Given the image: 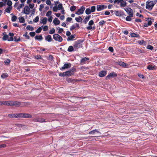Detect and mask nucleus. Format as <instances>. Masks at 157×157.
I'll return each instance as SVG.
<instances>
[{
  "instance_id": "nucleus-1",
  "label": "nucleus",
  "mask_w": 157,
  "mask_h": 157,
  "mask_svg": "<svg viewBox=\"0 0 157 157\" xmlns=\"http://www.w3.org/2000/svg\"><path fill=\"white\" fill-rule=\"evenodd\" d=\"M156 3L157 0L153 1H148L146 2V8L148 10H151Z\"/></svg>"
},
{
  "instance_id": "nucleus-2",
  "label": "nucleus",
  "mask_w": 157,
  "mask_h": 157,
  "mask_svg": "<svg viewBox=\"0 0 157 157\" xmlns=\"http://www.w3.org/2000/svg\"><path fill=\"white\" fill-rule=\"evenodd\" d=\"M116 3H117L118 5L120 4L121 7H125L127 5L126 2L124 0H114V5Z\"/></svg>"
},
{
  "instance_id": "nucleus-3",
  "label": "nucleus",
  "mask_w": 157,
  "mask_h": 157,
  "mask_svg": "<svg viewBox=\"0 0 157 157\" xmlns=\"http://www.w3.org/2000/svg\"><path fill=\"white\" fill-rule=\"evenodd\" d=\"M83 41L81 40H79L75 41L74 45V48L76 49H78L82 47V43Z\"/></svg>"
},
{
  "instance_id": "nucleus-4",
  "label": "nucleus",
  "mask_w": 157,
  "mask_h": 157,
  "mask_svg": "<svg viewBox=\"0 0 157 157\" xmlns=\"http://www.w3.org/2000/svg\"><path fill=\"white\" fill-rule=\"evenodd\" d=\"M19 118H32V115L28 113H19Z\"/></svg>"
},
{
  "instance_id": "nucleus-5",
  "label": "nucleus",
  "mask_w": 157,
  "mask_h": 157,
  "mask_svg": "<svg viewBox=\"0 0 157 157\" xmlns=\"http://www.w3.org/2000/svg\"><path fill=\"white\" fill-rule=\"evenodd\" d=\"M76 71V68L74 67H73L70 70L66 71L67 76L69 77L74 75L75 74L74 72Z\"/></svg>"
},
{
  "instance_id": "nucleus-6",
  "label": "nucleus",
  "mask_w": 157,
  "mask_h": 157,
  "mask_svg": "<svg viewBox=\"0 0 157 157\" xmlns=\"http://www.w3.org/2000/svg\"><path fill=\"white\" fill-rule=\"evenodd\" d=\"M53 39L59 42H61L63 40L62 37L57 34H56L53 35Z\"/></svg>"
},
{
  "instance_id": "nucleus-7",
  "label": "nucleus",
  "mask_w": 157,
  "mask_h": 157,
  "mask_svg": "<svg viewBox=\"0 0 157 157\" xmlns=\"http://www.w3.org/2000/svg\"><path fill=\"white\" fill-rule=\"evenodd\" d=\"M94 24V22L93 20H91L89 21L88 23V25L89 26H87L86 27V28L88 30H91L92 29V30H94L95 28V26L94 25L93 27L91 26L93 25Z\"/></svg>"
},
{
  "instance_id": "nucleus-8",
  "label": "nucleus",
  "mask_w": 157,
  "mask_h": 157,
  "mask_svg": "<svg viewBox=\"0 0 157 157\" xmlns=\"http://www.w3.org/2000/svg\"><path fill=\"white\" fill-rule=\"evenodd\" d=\"M154 20L151 18L148 17L147 19V23H144V27H147L150 26L152 24V22Z\"/></svg>"
},
{
  "instance_id": "nucleus-9",
  "label": "nucleus",
  "mask_w": 157,
  "mask_h": 157,
  "mask_svg": "<svg viewBox=\"0 0 157 157\" xmlns=\"http://www.w3.org/2000/svg\"><path fill=\"white\" fill-rule=\"evenodd\" d=\"M85 7L84 6H82L78 10V11L75 12V13L78 15L83 13L84 10H85Z\"/></svg>"
},
{
  "instance_id": "nucleus-10",
  "label": "nucleus",
  "mask_w": 157,
  "mask_h": 157,
  "mask_svg": "<svg viewBox=\"0 0 157 157\" xmlns=\"http://www.w3.org/2000/svg\"><path fill=\"white\" fill-rule=\"evenodd\" d=\"M117 76V74L114 72H112L109 74L105 77V79L107 80L108 79H110L111 78H114Z\"/></svg>"
},
{
  "instance_id": "nucleus-11",
  "label": "nucleus",
  "mask_w": 157,
  "mask_h": 157,
  "mask_svg": "<svg viewBox=\"0 0 157 157\" xmlns=\"http://www.w3.org/2000/svg\"><path fill=\"white\" fill-rule=\"evenodd\" d=\"M71 64L70 63H65L64 64L63 67L60 68V69L61 71H63L65 69L70 68L71 67Z\"/></svg>"
},
{
  "instance_id": "nucleus-12",
  "label": "nucleus",
  "mask_w": 157,
  "mask_h": 157,
  "mask_svg": "<svg viewBox=\"0 0 157 157\" xmlns=\"http://www.w3.org/2000/svg\"><path fill=\"white\" fill-rule=\"evenodd\" d=\"M124 10L131 17H133V13L132 10L130 8L128 7L125 8Z\"/></svg>"
},
{
  "instance_id": "nucleus-13",
  "label": "nucleus",
  "mask_w": 157,
  "mask_h": 157,
  "mask_svg": "<svg viewBox=\"0 0 157 157\" xmlns=\"http://www.w3.org/2000/svg\"><path fill=\"white\" fill-rule=\"evenodd\" d=\"M107 8V6L104 5H98L97 6V10L98 11Z\"/></svg>"
},
{
  "instance_id": "nucleus-14",
  "label": "nucleus",
  "mask_w": 157,
  "mask_h": 157,
  "mask_svg": "<svg viewBox=\"0 0 157 157\" xmlns=\"http://www.w3.org/2000/svg\"><path fill=\"white\" fill-rule=\"evenodd\" d=\"M30 10L28 6H26L24 8L23 10L24 13L26 14H29L30 13Z\"/></svg>"
},
{
  "instance_id": "nucleus-15",
  "label": "nucleus",
  "mask_w": 157,
  "mask_h": 157,
  "mask_svg": "<svg viewBox=\"0 0 157 157\" xmlns=\"http://www.w3.org/2000/svg\"><path fill=\"white\" fill-rule=\"evenodd\" d=\"M33 121L35 122H39L41 123L46 122L44 119L41 118H34Z\"/></svg>"
},
{
  "instance_id": "nucleus-16",
  "label": "nucleus",
  "mask_w": 157,
  "mask_h": 157,
  "mask_svg": "<svg viewBox=\"0 0 157 157\" xmlns=\"http://www.w3.org/2000/svg\"><path fill=\"white\" fill-rule=\"evenodd\" d=\"M115 14L117 16H123L124 14V12L121 10L115 11Z\"/></svg>"
},
{
  "instance_id": "nucleus-17",
  "label": "nucleus",
  "mask_w": 157,
  "mask_h": 157,
  "mask_svg": "<svg viewBox=\"0 0 157 157\" xmlns=\"http://www.w3.org/2000/svg\"><path fill=\"white\" fill-rule=\"evenodd\" d=\"M8 116L10 118H19V113L10 114L8 115Z\"/></svg>"
},
{
  "instance_id": "nucleus-18",
  "label": "nucleus",
  "mask_w": 157,
  "mask_h": 157,
  "mask_svg": "<svg viewBox=\"0 0 157 157\" xmlns=\"http://www.w3.org/2000/svg\"><path fill=\"white\" fill-rule=\"evenodd\" d=\"M107 74L106 71H102L99 72V76L101 77H103L105 76Z\"/></svg>"
},
{
  "instance_id": "nucleus-19",
  "label": "nucleus",
  "mask_w": 157,
  "mask_h": 157,
  "mask_svg": "<svg viewBox=\"0 0 157 157\" xmlns=\"http://www.w3.org/2000/svg\"><path fill=\"white\" fill-rule=\"evenodd\" d=\"M3 105L12 106V101H3Z\"/></svg>"
},
{
  "instance_id": "nucleus-20",
  "label": "nucleus",
  "mask_w": 157,
  "mask_h": 157,
  "mask_svg": "<svg viewBox=\"0 0 157 157\" xmlns=\"http://www.w3.org/2000/svg\"><path fill=\"white\" fill-rule=\"evenodd\" d=\"M89 58L87 57H84L82 58L81 61V63H86V62L89 61Z\"/></svg>"
},
{
  "instance_id": "nucleus-21",
  "label": "nucleus",
  "mask_w": 157,
  "mask_h": 157,
  "mask_svg": "<svg viewBox=\"0 0 157 157\" xmlns=\"http://www.w3.org/2000/svg\"><path fill=\"white\" fill-rule=\"evenodd\" d=\"M9 35L10 36V37L9 39L8 40V41H13V36L14 35V34L13 33H9Z\"/></svg>"
},
{
  "instance_id": "nucleus-22",
  "label": "nucleus",
  "mask_w": 157,
  "mask_h": 157,
  "mask_svg": "<svg viewBox=\"0 0 157 157\" xmlns=\"http://www.w3.org/2000/svg\"><path fill=\"white\" fill-rule=\"evenodd\" d=\"M67 81L69 83L74 84L77 81L76 80L74 79L71 78H68L67 79Z\"/></svg>"
},
{
  "instance_id": "nucleus-23",
  "label": "nucleus",
  "mask_w": 157,
  "mask_h": 157,
  "mask_svg": "<svg viewBox=\"0 0 157 157\" xmlns=\"http://www.w3.org/2000/svg\"><path fill=\"white\" fill-rule=\"evenodd\" d=\"M21 105V102L17 101H12V106L15 105L16 106H19Z\"/></svg>"
},
{
  "instance_id": "nucleus-24",
  "label": "nucleus",
  "mask_w": 157,
  "mask_h": 157,
  "mask_svg": "<svg viewBox=\"0 0 157 157\" xmlns=\"http://www.w3.org/2000/svg\"><path fill=\"white\" fill-rule=\"evenodd\" d=\"M45 39L49 42H50L52 40L51 36L50 35H48L45 38Z\"/></svg>"
},
{
  "instance_id": "nucleus-25",
  "label": "nucleus",
  "mask_w": 157,
  "mask_h": 157,
  "mask_svg": "<svg viewBox=\"0 0 157 157\" xmlns=\"http://www.w3.org/2000/svg\"><path fill=\"white\" fill-rule=\"evenodd\" d=\"M53 22L55 25H57L59 24L60 21L57 18H56L53 20Z\"/></svg>"
},
{
  "instance_id": "nucleus-26",
  "label": "nucleus",
  "mask_w": 157,
  "mask_h": 157,
  "mask_svg": "<svg viewBox=\"0 0 157 157\" xmlns=\"http://www.w3.org/2000/svg\"><path fill=\"white\" fill-rule=\"evenodd\" d=\"M75 34L69 36V37L67 39V40L68 41L72 40L75 37Z\"/></svg>"
},
{
  "instance_id": "nucleus-27",
  "label": "nucleus",
  "mask_w": 157,
  "mask_h": 157,
  "mask_svg": "<svg viewBox=\"0 0 157 157\" xmlns=\"http://www.w3.org/2000/svg\"><path fill=\"white\" fill-rule=\"evenodd\" d=\"M90 17V15H88L85 18L83 21V22L85 24H86L87 23V22L89 20Z\"/></svg>"
},
{
  "instance_id": "nucleus-28",
  "label": "nucleus",
  "mask_w": 157,
  "mask_h": 157,
  "mask_svg": "<svg viewBox=\"0 0 157 157\" xmlns=\"http://www.w3.org/2000/svg\"><path fill=\"white\" fill-rule=\"evenodd\" d=\"M74 46H69L68 49H67V51L68 52H71L73 51H75V50L74 48Z\"/></svg>"
},
{
  "instance_id": "nucleus-29",
  "label": "nucleus",
  "mask_w": 157,
  "mask_h": 157,
  "mask_svg": "<svg viewBox=\"0 0 157 157\" xmlns=\"http://www.w3.org/2000/svg\"><path fill=\"white\" fill-rule=\"evenodd\" d=\"M119 64L121 66L123 67H126L127 66V64L126 63H125L123 62H120L119 63Z\"/></svg>"
},
{
  "instance_id": "nucleus-30",
  "label": "nucleus",
  "mask_w": 157,
  "mask_h": 157,
  "mask_svg": "<svg viewBox=\"0 0 157 157\" xmlns=\"http://www.w3.org/2000/svg\"><path fill=\"white\" fill-rule=\"evenodd\" d=\"M9 38L10 37H9L8 35H5L2 38V40L3 41H5L6 40H7L8 41V40L9 39Z\"/></svg>"
},
{
  "instance_id": "nucleus-31",
  "label": "nucleus",
  "mask_w": 157,
  "mask_h": 157,
  "mask_svg": "<svg viewBox=\"0 0 157 157\" xmlns=\"http://www.w3.org/2000/svg\"><path fill=\"white\" fill-rule=\"evenodd\" d=\"M35 40H41L43 39V37L41 35H37L35 37Z\"/></svg>"
},
{
  "instance_id": "nucleus-32",
  "label": "nucleus",
  "mask_w": 157,
  "mask_h": 157,
  "mask_svg": "<svg viewBox=\"0 0 157 157\" xmlns=\"http://www.w3.org/2000/svg\"><path fill=\"white\" fill-rule=\"evenodd\" d=\"M19 22L21 23H24L25 21L24 18L23 17H19L18 18Z\"/></svg>"
},
{
  "instance_id": "nucleus-33",
  "label": "nucleus",
  "mask_w": 157,
  "mask_h": 157,
  "mask_svg": "<svg viewBox=\"0 0 157 157\" xmlns=\"http://www.w3.org/2000/svg\"><path fill=\"white\" fill-rule=\"evenodd\" d=\"M130 36L131 37H140V36L138 34H137L135 33H132L130 34Z\"/></svg>"
},
{
  "instance_id": "nucleus-34",
  "label": "nucleus",
  "mask_w": 157,
  "mask_h": 157,
  "mask_svg": "<svg viewBox=\"0 0 157 157\" xmlns=\"http://www.w3.org/2000/svg\"><path fill=\"white\" fill-rule=\"evenodd\" d=\"M92 13L90 9L89 8H87L85 11V13L86 14L89 15L91 13Z\"/></svg>"
},
{
  "instance_id": "nucleus-35",
  "label": "nucleus",
  "mask_w": 157,
  "mask_h": 157,
  "mask_svg": "<svg viewBox=\"0 0 157 157\" xmlns=\"http://www.w3.org/2000/svg\"><path fill=\"white\" fill-rule=\"evenodd\" d=\"M12 9V7L8 6L5 9V11L8 13H10V11Z\"/></svg>"
},
{
  "instance_id": "nucleus-36",
  "label": "nucleus",
  "mask_w": 157,
  "mask_h": 157,
  "mask_svg": "<svg viewBox=\"0 0 157 157\" xmlns=\"http://www.w3.org/2000/svg\"><path fill=\"white\" fill-rule=\"evenodd\" d=\"M75 20L78 22H82V19L80 16H79L78 17H76Z\"/></svg>"
},
{
  "instance_id": "nucleus-37",
  "label": "nucleus",
  "mask_w": 157,
  "mask_h": 157,
  "mask_svg": "<svg viewBox=\"0 0 157 157\" xmlns=\"http://www.w3.org/2000/svg\"><path fill=\"white\" fill-rule=\"evenodd\" d=\"M147 69L149 70H153L155 69V66H153L151 65H150L147 66Z\"/></svg>"
},
{
  "instance_id": "nucleus-38",
  "label": "nucleus",
  "mask_w": 157,
  "mask_h": 157,
  "mask_svg": "<svg viewBox=\"0 0 157 157\" xmlns=\"http://www.w3.org/2000/svg\"><path fill=\"white\" fill-rule=\"evenodd\" d=\"M14 41L16 42L19 41L20 40V37L19 36H14Z\"/></svg>"
},
{
  "instance_id": "nucleus-39",
  "label": "nucleus",
  "mask_w": 157,
  "mask_h": 157,
  "mask_svg": "<svg viewBox=\"0 0 157 157\" xmlns=\"http://www.w3.org/2000/svg\"><path fill=\"white\" fill-rule=\"evenodd\" d=\"M47 21V18L46 17H44L42 20L41 23H42L43 24H44V25L46 24Z\"/></svg>"
},
{
  "instance_id": "nucleus-40",
  "label": "nucleus",
  "mask_w": 157,
  "mask_h": 157,
  "mask_svg": "<svg viewBox=\"0 0 157 157\" xmlns=\"http://www.w3.org/2000/svg\"><path fill=\"white\" fill-rule=\"evenodd\" d=\"M26 29L28 30L33 31V30L34 28L32 26L28 25L26 27Z\"/></svg>"
},
{
  "instance_id": "nucleus-41",
  "label": "nucleus",
  "mask_w": 157,
  "mask_h": 157,
  "mask_svg": "<svg viewBox=\"0 0 157 157\" xmlns=\"http://www.w3.org/2000/svg\"><path fill=\"white\" fill-rule=\"evenodd\" d=\"M8 75L7 73H3L2 74L1 76V77L3 78H6L8 77Z\"/></svg>"
},
{
  "instance_id": "nucleus-42",
  "label": "nucleus",
  "mask_w": 157,
  "mask_h": 157,
  "mask_svg": "<svg viewBox=\"0 0 157 157\" xmlns=\"http://www.w3.org/2000/svg\"><path fill=\"white\" fill-rule=\"evenodd\" d=\"M138 43L139 44L142 45L144 44H145L146 43V42L144 40H142L138 41Z\"/></svg>"
},
{
  "instance_id": "nucleus-43",
  "label": "nucleus",
  "mask_w": 157,
  "mask_h": 157,
  "mask_svg": "<svg viewBox=\"0 0 157 157\" xmlns=\"http://www.w3.org/2000/svg\"><path fill=\"white\" fill-rule=\"evenodd\" d=\"M10 62V59H8L4 61V63L6 65H9V64Z\"/></svg>"
},
{
  "instance_id": "nucleus-44",
  "label": "nucleus",
  "mask_w": 157,
  "mask_h": 157,
  "mask_svg": "<svg viewBox=\"0 0 157 157\" xmlns=\"http://www.w3.org/2000/svg\"><path fill=\"white\" fill-rule=\"evenodd\" d=\"M17 17L16 16H13L11 18L12 21L13 22H14L16 21L17 19Z\"/></svg>"
},
{
  "instance_id": "nucleus-45",
  "label": "nucleus",
  "mask_w": 157,
  "mask_h": 157,
  "mask_svg": "<svg viewBox=\"0 0 157 157\" xmlns=\"http://www.w3.org/2000/svg\"><path fill=\"white\" fill-rule=\"evenodd\" d=\"M7 4L9 7H12V2L11 0L7 1Z\"/></svg>"
},
{
  "instance_id": "nucleus-46",
  "label": "nucleus",
  "mask_w": 157,
  "mask_h": 157,
  "mask_svg": "<svg viewBox=\"0 0 157 157\" xmlns=\"http://www.w3.org/2000/svg\"><path fill=\"white\" fill-rule=\"evenodd\" d=\"M28 33L26 32L24 34H23V36H25L26 39H29L30 37L29 35H27Z\"/></svg>"
},
{
  "instance_id": "nucleus-47",
  "label": "nucleus",
  "mask_w": 157,
  "mask_h": 157,
  "mask_svg": "<svg viewBox=\"0 0 157 157\" xmlns=\"http://www.w3.org/2000/svg\"><path fill=\"white\" fill-rule=\"evenodd\" d=\"M59 75L61 77H64L67 76L66 72L63 73H60L59 74Z\"/></svg>"
},
{
  "instance_id": "nucleus-48",
  "label": "nucleus",
  "mask_w": 157,
  "mask_h": 157,
  "mask_svg": "<svg viewBox=\"0 0 157 157\" xmlns=\"http://www.w3.org/2000/svg\"><path fill=\"white\" fill-rule=\"evenodd\" d=\"M90 10L92 13L95 11L96 10V7L95 6H92L91 7Z\"/></svg>"
},
{
  "instance_id": "nucleus-49",
  "label": "nucleus",
  "mask_w": 157,
  "mask_h": 157,
  "mask_svg": "<svg viewBox=\"0 0 157 157\" xmlns=\"http://www.w3.org/2000/svg\"><path fill=\"white\" fill-rule=\"evenodd\" d=\"M75 25H75H73L70 27V30L71 31H72L73 30L76 28Z\"/></svg>"
},
{
  "instance_id": "nucleus-50",
  "label": "nucleus",
  "mask_w": 157,
  "mask_h": 157,
  "mask_svg": "<svg viewBox=\"0 0 157 157\" xmlns=\"http://www.w3.org/2000/svg\"><path fill=\"white\" fill-rule=\"evenodd\" d=\"M57 8H58V10H62L63 8L62 4L59 3L58 6Z\"/></svg>"
},
{
  "instance_id": "nucleus-51",
  "label": "nucleus",
  "mask_w": 157,
  "mask_h": 157,
  "mask_svg": "<svg viewBox=\"0 0 157 157\" xmlns=\"http://www.w3.org/2000/svg\"><path fill=\"white\" fill-rule=\"evenodd\" d=\"M57 29H58L59 30L58 31V33L59 34H60L63 32V29L62 28H60L59 27H58Z\"/></svg>"
},
{
  "instance_id": "nucleus-52",
  "label": "nucleus",
  "mask_w": 157,
  "mask_h": 157,
  "mask_svg": "<svg viewBox=\"0 0 157 157\" xmlns=\"http://www.w3.org/2000/svg\"><path fill=\"white\" fill-rule=\"evenodd\" d=\"M42 30V28H41V27H40L36 31V32L37 33H40L41 32Z\"/></svg>"
},
{
  "instance_id": "nucleus-53",
  "label": "nucleus",
  "mask_w": 157,
  "mask_h": 157,
  "mask_svg": "<svg viewBox=\"0 0 157 157\" xmlns=\"http://www.w3.org/2000/svg\"><path fill=\"white\" fill-rule=\"evenodd\" d=\"M55 32V29L54 28H52V29L49 31V33L50 34H52L54 33Z\"/></svg>"
},
{
  "instance_id": "nucleus-54",
  "label": "nucleus",
  "mask_w": 157,
  "mask_h": 157,
  "mask_svg": "<svg viewBox=\"0 0 157 157\" xmlns=\"http://www.w3.org/2000/svg\"><path fill=\"white\" fill-rule=\"evenodd\" d=\"M39 20V17L37 16L33 20V21L34 22H37Z\"/></svg>"
},
{
  "instance_id": "nucleus-55",
  "label": "nucleus",
  "mask_w": 157,
  "mask_h": 157,
  "mask_svg": "<svg viewBox=\"0 0 157 157\" xmlns=\"http://www.w3.org/2000/svg\"><path fill=\"white\" fill-rule=\"evenodd\" d=\"M99 136H89V137H86V139H87L88 138H89V139H91V138H93L92 139V140H95V139L94 138L95 137H98Z\"/></svg>"
},
{
  "instance_id": "nucleus-56",
  "label": "nucleus",
  "mask_w": 157,
  "mask_h": 157,
  "mask_svg": "<svg viewBox=\"0 0 157 157\" xmlns=\"http://www.w3.org/2000/svg\"><path fill=\"white\" fill-rule=\"evenodd\" d=\"M76 9V6H71L70 8V10L71 11H73Z\"/></svg>"
},
{
  "instance_id": "nucleus-57",
  "label": "nucleus",
  "mask_w": 157,
  "mask_h": 157,
  "mask_svg": "<svg viewBox=\"0 0 157 157\" xmlns=\"http://www.w3.org/2000/svg\"><path fill=\"white\" fill-rule=\"evenodd\" d=\"M52 12L51 10L48 11L46 14V16L47 17H49L52 14Z\"/></svg>"
},
{
  "instance_id": "nucleus-58",
  "label": "nucleus",
  "mask_w": 157,
  "mask_h": 157,
  "mask_svg": "<svg viewBox=\"0 0 157 157\" xmlns=\"http://www.w3.org/2000/svg\"><path fill=\"white\" fill-rule=\"evenodd\" d=\"M132 17L130 16V15H129L128 16H127L126 18V20L128 21H130L132 19L131 18V17Z\"/></svg>"
},
{
  "instance_id": "nucleus-59",
  "label": "nucleus",
  "mask_w": 157,
  "mask_h": 157,
  "mask_svg": "<svg viewBox=\"0 0 157 157\" xmlns=\"http://www.w3.org/2000/svg\"><path fill=\"white\" fill-rule=\"evenodd\" d=\"M106 23V21H104L102 20L99 22V24L100 25H103L105 24Z\"/></svg>"
},
{
  "instance_id": "nucleus-60",
  "label": "nucleus",
  "mask_w": 157,
  "mask_h": 157,
  "mask_svg": "<svg viewBox=\"0 0 157 157\" xmlns=\"http://www.w3.org/2000/svg\"><path fill=\"white\" fill-rule=\"evenodd\" d=\"M24 6V4H23V3H22V4H20L19 6H18L17 7V10H18L19 9H20L21 8H22V7H23V6Z\"/></svg>"
},
{
  "instance_id": "nucleus-61",
  "label": "nucleus",
  "mask_w": 157,
  "mask_h": 157,
  "mask_svg": "<svg viewBox=\"0 0 157 157\" xmlns=\"http://www.w3.org/2000/svg\"><path fill=\"white\" fill-rule=\"evenodd\" d=\"M35 33L34 32H30L29 33L30 35L32 37H33L35 35Z\"/></svg>"
},
{
  "instance_id": "nucleus-62",
  "label": "nucleus",
  "mask_w": 157,
  "mask_h": 157,
  "mask_svg": "<svg viewBox=\"0 0 157 157\" xmlns=\"http://www.w3.org/2000/svg\"><path fill=\"white\" fill-rule=\"evenodd\" d=\"M52 10L54 12H57L58 10V8L56 6H54L52 9Z\"/></svg>"
},
{
  "instance_id": "nucleus-63",
  "label": "nucleus",
  "mask_w": 157,
  "mask_h": 157,
  "mask_svg": "<svg viewBox=\"0 0 157 157\" xmlns=\"http://www.w3.org/2000/svg\"><path fill=\"white\" fill-rule=\"evenodd\" d=\"M46 3L48 5H50L51 2L50 0H46Z\"/></svg>"
},
{
  "instance_id": "nucleus-64",
  "label": "nucleus",
  "mask_w": 157,
  "mask_h": 157,
  "mask_svg": "<svg viewBox=\"0 0 157 157\" xmlns=\"http://www.w3.org/2000/svg\"><path fill=\"white\" fill-rule=\"evenodd\" d=\"M48 26L47 25H45L44 27L43 30L44 31H47L48 30Z\"/></svg>"
}]
</instances>
